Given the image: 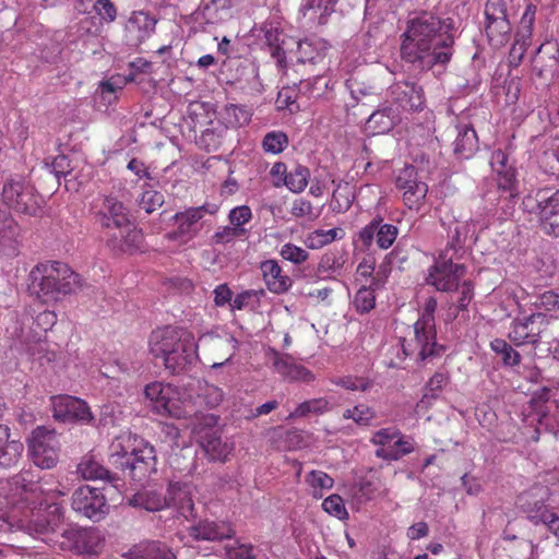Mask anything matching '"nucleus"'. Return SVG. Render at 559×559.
<instances>
[{
	"label": "nucleus",
	"mask_w": 559,
	"mask_h": 559,
	"mask_svg": "<svg viewBox=\"0 0 559 559\" xmlns=\"http://www.w3.org/2000/svg\"><path fill=\"white\" fill-rule=\"evenodd\" d=\"M7 499L13 504L10 518L29 533L44 534L55 531L62 521L61 506L57 498L64 495L53 488V481L35 480L25 471L5 480Z\"/></svg>",
	"instance_id": "f257e3e1"
},
{
	"label": "nucleus",
	"mask_w": 559,
	"mask_h": 559,
	"mask_svg": "<svg viewBox=\"0 0 559 559\" xmlns=\"http://www.w3.org/2000/svg\"><path fill=\"white\" fill-rule=\"evenodd\" d=\"M454 33L452 19H442L428 11L419 12L408 20L401 36V58L419 71L447 64L453 55Z\"/></svg>",
	"instance_id": "f03ea898"
},
{
	"label": "nucleus",
	"mask_w": 559,
	"mask_h": 559,
	"mask_svg": "<svg viewBox=\"0 0 559 559\" xmlns=\"http://www.w3.org/2000/svg\"><path fill=\"white\" fill-rule=\"evenodd\" d=\"M28 289L44 304H51L81 287V277L68 264L47 261L35 265L28 275Z\"/></svg>",
	"instance_id": "7ed1b4c3"
},
{
	"label": "nucleus",
	"mask_w": 559,
	"mask_h": 559,
	"mask_svg": "<svg viewBox=\"0 0 559 559\" xmlns=\"http://www.w3.org/2000/svg\"><path fill=\"white\" fill-rule=\"evenodd\" d=\"M150 350L162 358L171 373H179L197 358V343L193 335L180 328L165 326L153 331L150 337Z\"/></svg>",
	"instance_id": "20e7f679"
},
{
	"label": "nucleus",
	"mask_w": 559,
	"mask_h": 559,
	"mask_svg": "<svg viewBox=\"0 0 559 559\" xmlns=\"http://www.w3.org/2000/svg\"><path fill=\"white\" fill-rule=\"evenodd\" d=\"M111 463L132 480L142 481L155 471V451L143 439L123 431L110 443Z\"/></svg>",
	"instance_id": "39448f33"
},
{
	"label": "nucleus",
	"mask_w": 559,
	"mask_h": 559,
	"mask_svg": "<svg viewBox=\"0 0 559 559\" xmlns=\"http://www.w3.org/2000/svg\"><path fill=\"white\" fill-rule=\"evenodd\" d=\"M402 359L412 357L417 361H431L444 352V346L437 343L436 325L416 321L413 336L401 341Z\"/></svg>",
	"instance_id": "423d86ee"
},
{
	"label": "nucleus",
	"mask_w": 559,
	"mask_h": 559,
	"mask_svg": "<svg viewBox=\"0 0 559 559\" xmlns=\"http://www.w3.org/2000/svg\"><path fill=\"white\" fill-rule=\"evenodd\" d=\"M2 200L16 212L37 215L41 211V198L24 176L10 175L2 187Z\"/></svg>",
	"instance_id": "0eeeda50"
},
{
	"label": "nucleus",
	"mask_w": 559,
	"mask_h": 559,
	"mask_svg": "<svg viewBox=\"0 0 559 559\" xmlns=\"http://www.w3.org/2000/svg\"><path fill=\"white\" fill-rule=\"evenodd\" d=\"M450 249L441 250L435 258L433 264L428 269L426 282L439 292H453L459 288L461 278L465 275L464 264L456 263Z\"/></svg>",
	"instance_id": "6e6552de"
},
{
	"label": "nucleus",
	"mask_w": 559,
	"mask_h": 559,
	"mask_svg": "<svg viewBox=\"0 0 559 559\" xmlns=\"http://www.w3.org/2000/svg\"><path fill=\"white\" fill-rule=\"evenodd\" d=\"M28 452L36 466L52 468L59 457V440L56 431L44 426L34 429L28 440Z\"/></svg>",
	"instance_id": "1a4fd4ad"
},
{
	"label": "nucleus",
	"mask_w": 559,
	"mask_h": 559,
	"mask_svg": "<svg viewBox=\"0 0 559 559\" xmlns=\"http://www.w3.org/2000/svg\"><path fill=\"white\" fill-rule=\"evenodd\" d=\"M486 34L491 46H504L512 31L507 0H487L485 4Z\"/></svg>",
	"instance_id": "9d476101"
},
{
	"label": "nucleus",
	"mask_w": 559,
	"mask_h": 559,
	"mask_svg": "<svg viewBox=\"0 0 559 559\" xmlns=\"http://www.w3.org/2000/svg\"><path fill=\"white\" fill-rule=\"evenodd\" d=\"M144 393L156 414L175 418L186 416V411L180 400V393L176 386L162 382H153L145 386Z\"/></svg>",
	"instance_id": "9b49d317"
},
{
	"label": "nucleus",
	"mask_w": 559,
	"mask_h": 559,
	"mask_svg": "<svg viewBox=\"0 0 559 559\" xmlns=\"http://www.w3.org/2000/svg\"><path fill=\"white\" fill-rule=\"evenodd\" d=\"M395 187L402 191L403 202L409 210L418 211L425 203L428 185L419 178L413 165H405L397 171Z\"/></svg>",
	"instance_id": "f8f14e48"
},
{
	"label": "nucleus",
	"mask_w": 559,
	"mask_h": 559,
	"mask_svg": "<svg viewBox=\"0 0 559 559\" xmlns=\"http://www.w3.org/2000/svg\"><path fill=\"white\" fill-rule=\"evenodd\" d=\"M72 509L93 521H99L109 510L106 498L98 488L84 485L72 495Z\"/></svg>",
	"instance_id": "ddd939ff"
},
{
	"label": "nucleus",
	"mask_w": 559,
	"mask_h": 559,
	"mask_svg": "<svg viewBox=\"0 0 559 559\" xmlns=\"http://www.w3.org/2000/svg\"><path fill=\"white\" fill-rule=\"evenodd\" d=\"M391 107L401 115L402 111H415L423 108V88L413 82L402 81L389 87Z\"/></svg>",
	"instance_id": "4468645a"
},
{
	"label": "nucleus",
	"mask_w": 559,
	"mask_h": 559,
	"mask_svg": "<svg viewBox=\"0 0 559 559\" xmlns=\"http://www.w3.org/2000/svg\"><path fill=\"white\" fill-rule=\"evenodd\" d=\"M217 207L214 205L212 209L206 206L189 207L183 212H178L174 215V221L177 225L176 230L171 234V238L180 239L185 242L193 239L202 229V218L205 213L214 214Z\"/></svg>",
	"instance_id": "2eb2a0df"
},
{
	"label": "nucleus",
	"mask_w": 559,
	"mask_h": 559,
	"mask_svg": "<svg viewBox=\"0 0 559 559\" xmlns=\"http://www.w3.org/2000/svg\"><path fill=\"white\" fill-rule=\"evenodd\" d=\"M157 19L145 11H134L124 26V38L128 45L138 47L150 38L154 32Z\"/></svg>",
	"instance_id": "dca6fc26"
},
{
	"label": "nucleus",
	"mask_w": 559,
	"mask_h": 559,
	"mask_svg": "<svg viewBox=\"0 0 559 559\" xmlns=\"http://www.w3.org/2000/svg\"><path fill=\"white\" fill-rule=\"evenodd\" d=\"M52 406L53 417L63 423L71 420L91 423L93 419L90 407L81 399L70 395L55 396L52 399Z\"/></svg>",
	"instance_id": "f3484780"
},
{
	"label": "nucleus",
	"mask_w": 559,
	"mask_h": 559,
	"mask_svg": "<svg viewBox=\"0 0 559 559\" xmlns=\"http://www.w3.org/2000/svg\"><path fill=\"white\" fill-rule=\"evenodd\" d=\"M95 219L105 230V235L126 226L130 221L127 207L112 197L104 198L100 209L95 214Z\"/></svg>",
	"instance_id": "a211bd4d"
},
{
	"label": "nucleus",
	"mask_w": 559,
	"mask_h": 559,
	"mask_svg": "<svg viewBox=\"0 0 559 559\" xmlns=\"http://www.w3.org/2000/svg\"><path fill=\"white\" fill-rule=\"evenodd\" d=\"M142 241V231L131 221L126 226L106 234L107 245L120 252L133 253L141 249Z\"/></svg>",
	"instance_id": "6ab92c4d"
},
{
	"label": "nucleus",
	"mask_w": 559,
	"mask_h": 559,
	"mask_svg": "<svg viewBox=\"0 0 559 559\" xmlns=\"http://www.w3.org/2000/svg\"><path fill=\"white\" fill-rule=\"evenodd\" d=\"M381 218H373L359 231V240L365 247H370L374 239L378 247L383 250L394 243L399 234L397 227L391 224H381Z\"/></svg>",
	"instance_id": "aec40b11"
},
{
	"label": "nucleus",
	"mask_w": 559,
	"mask_h": 559,
	"mask_svg": "<svg viewBox=\"0 0 559 559\" xmlns=\"http://www.w3.org/2000/svg\"><path fill=\"white\" fill-rule=\"evenodd\" d=\"M525 211L535 213L539 217L559 214V190L550 194L547 189H538L523 199Z\"/></svg>",
	"instance_id": "412c9836"
},
{
	"label": "nucleus",
	"mask_w": 559,
	"mask_h": 559,
	"mask_svg": "<svg viewBox=\"0 0 559 559\" xmlns=\"http://www.w3.org/2000/svg\"><path fill=\"white\" fill-rule=\"evenodd\" d=\"M338 0H301L299 14L304 20V26L313 28L324 25L329 16L334 12Z\"/></svg>",
	"instance_id": "4be33fe9"
},
{
	"label": "nucleus",
	"mask_w": 559,
	"mask_h": 559,
	"mask_svg": "<svg viewBox=\"0 0 559 559\" xmlns=\"http://www.w3.org/2000/svg\"><path fill=\"white\" fill-rule=\"evenodd\" d=\"M193 492L194 487L191 483L170 481L167 488V500H169L167 507L175 508L186 519L192 516L194 510Z\"/></svg>",
	"instance_id": "5701e85b"
},
{
	"label": "nucleus",
	"mask_w": 559,
	"mask_h": 559,
	"mask_svg": "<svg viewBox=\"0 0 559 559\" xmlns=\"http://www.w3.org/2000/svg\"><path fill=\"white\" fill-rule=\"evenodd\" d=\"M490 166L497 175V183L500 190L510 193V197H514L518 193L515 168L509 164L508 155L501 151L496 150L491 154Z\"/></svg>",
	"instance_id": "b1692460"
},
{
	"label": "nucleus",
	"mask_w": 559,
	"mask_h": 559,
	"mask_svg": "<svg viewBox=\"0 0 559 559\" xmlns=\"http://www.w3.org/2000/svg\"><path fill=\"white\" fill-rule=\"evenodd\" d=\"M542 317V313H533L523 319L513 320L508 333L510 342L518 347L526 344L537 345L540 341V331L535 330L533 324Z\"/></svg>",
	"instance_id": "393cba45"
},
{
	"label": "nucleus",
	"mask_w": 559,
	"mask_h": 559,
	"mask_svg": "<svg viewBox=\"0 0 559 559\" xmlns=\"http://www.w3.org/2000/svg\"><path fill=\"white\" fill-rule=\"evenodd\" d=\"M261 32L263 33V38L270 49L271 56L276 60L278 67L285 68L288 41L280 24L274 21H267L262 25Z\"/></svg>",
	"instance_id": "a878e982"
},
{
	"label": "nucleus",
	"mask_w": 559,
	"mask_h": 559,
	"mask_svg": "<svg viewBox=\"0 0 559 559\" xmlns=\"http://www.w3.org/2000/svg\"><path fill=\"white\" fill-rule=\"evenodd\" d=\"M264 283L273 294H284L293 285L292 278L284 274L281 265L275 260H265L260 265Z\"/></svg>",
	"instance_id": "bb28decb"
},
{
	"label": "nucleus",
	"mask_w": 559,
	"mask_h": 559,
	"mask_svg": "<svg viewBox=\"0 0 559 559\" xmlns=\"http://www.w3.org/2000/svg\"><path fill=\"white\" fill-rule=\"evenodd\" d=\"M20 228L12 215L0 206V254L14 255L19 245Z\"/></svg>",
	"instance_id": "cd10ccee"
},
{
	"label": "nucleus",
	"mask_w": 559,
	"mask_h": 559,
	"mask_svg": "<svg viewBox=\"0 0 559 559\" xmlns=\"http://www.w3.org/2000/svg\"><path fill=\"white\" fill-rule=\"evenodd\" d=\"M545 495L546 490L543 487H536L520 497L521 508L534 524L542 523L545 513H552L545 504Z\"/></svg>",
	"instance_id": "c85d7f7f"
},
{
	"label": "nucleus",
	"mask_w": 559,
	"mask_h": 559,
	"mask_svg": "<svg viewBox=\"0 0 559 559\" xmlns=\"http://www.w3.org/2000/svg\"><path fill=\"white\" fill-rule=\"evenodd\" d=\"M62 537L78 552H95L100 544V535L94 530L69 528L62 533Z\"/></svg>",
	"instance_id": "c756f323"
},
{
	"label": "nucleus",
	"mask_w": 559,
	"mask_h": 559,
	"mask_svg": "<svg viewBox=\"0 0 559 559\" xmlns=\"http://www.w3.org/2000/svg\"><path fill=\"white\" fill-rule=\"evenodd\" d=\"M10 436L9 427L0 425V466L7 468L16 465L24 451L23 443Z\"/></svg>",
	"instance_id": "7c9ffc66"
},
{
	"label": "nucleus",
	"mask_w": 559,
	"mask_h": 559,
	"mask_svg": "<svg viewBox=\"0 0 559 559\" xmlns=\"http://www.w3.org/2000/svg\"><path fill=\"white\" fill-rule=\"evenodd\" d=\"M296 45L295 56L298 63H314L322 59L328 50V43L321 38H306L296 41Z\"/></svg>",
	"instance_id": "2f4dec72"
},
{
	"label": "nucleus",
	"mask_w": 559,
	"mask_h": 559,
	"mask_svg": "<svg viewBox=\"0 0 559 559\" xmlns=\"http://www.w3.org/2000/svg\"><path fill=\"white\" fill-rule=\"evenodd\" d=\"M336 406V402L332 397H317L301 402L287 416V420L304 418L309 415H323L331 412Z\"/></svg>",
	"instance_id": "473e14b6"
},
{
	"label": "nucleus",
	"mask_w": 559,
	"mask_h": 559,
	"mask_svg": "<svg viewBox=\"0 0 559 559\" xmlns=\"http://www.w3.org/2000/svg\"><path fill=\"white\" fill-rule=\"evenodd\" d=\"M227 135L228 130L226 126L218 120L210 121L206 129L198 138L197 144L207 152H215L225 143Z\"/></svg>",
	"instance_id": "72a5a7b5"
},
{
	"label": "nucleus",
	"mask_w": 559,
	"mask_h": 559,
	"mask_svg": "<svg viewBox=\"0 0 559 559\" xmlns=\"http://www.w3.org/2000/svg\"><path fill=\"white\" fill-rule=\"evenodd\" d=\"M472 227L474 225L468 222H454L450 225L448 231L449 241L443 250H448L451 247L450 254H454V259H460L464 253V243L467 235L472 231Z\"/></svg>",
	"instance_id": "f704fd0d"
},
{
	"label": "nucleus",
	"mask_w": 559,
	"mask_h": 559,
	"mask_svg": "<svg viewBox=\"0 0 559 559\" xmlns=\"http://www.w3.org/2000/svg\"><path fill=\"white\" fill-rule=\"evenodd\" d=\"M400 120L397 110L390 106L373 111L367 120V126L373 133L381 134L389 132Z\"/></svg>",
	"instance_id": "c9c22d12"
},
{
	"label": "nucleus",
	"mask_w": 559,
	"mask_h": 559,
	"mask_svg": "<svg viewBox=\"0 0 559 559\" xmlns=\"http://www.w3.org/2000/svg\"><path fill=\"white\" fill-rule=\"evenodd\" d=\"M201 445L211 461L225 462L234 447L230 442L222 440L216 432L206 433Z\"/></svg>",
	"instance_id": "e433bc0d"
},
{
	"label": "nucleus",
	"mask_w": 559,
	"mask_h": 559,
	"mask_svg": "<svg viewBox=\"0 0 559 559\" xmlns=\"http://www.w3.org/2000/svg\"><path fill=\"white\" fill-rule=\"evenodd\" d=\"M127 556L129 559H176L171 549L159 542L135 546Z\"/></svg>",
	"instance_id": "4c0bfd02"
},
{
	"label": "nucleus",
	"mask_w": 559,
	"mask_h": 559,
	"mask_svg": "<svg viewBox=\"0 0 559 559\" xmlns=\"http://www.w3.org/2000/svg\"><path fill=\"white\" fill-rule=\"evenodd\" d=\"M191 535L197 539L216 540L231 537L234 530L226 523L202 522L191 528Z\"/></svg>",
	"instance_id": "58836bf2"
},
{
	"label": "nucleus",
	"mask_w": 559,
	"mask_h": 559,
	"mask_svg": "<svg viewBox=\"0 0 559 559\" xmlns=\"http://www.w3.org/2000/svg\"><path fill=\"white\" fill-rule=\"evenodd\" d=\"M169 503L167 495L164 496L162 492L155 489H146L136 492L131 499L130 504L136 508H143L146 511L154 512L166 508Z\"/></svg>",
	"instance_id": "ea45409f"
},
{
	"label": "nucleus",
	"mask_w": 559,
	"mask_h": 559,
	"mask_svg": "<svg viewBox=\"0 0 559 559\" xmlns=\"http://www.w3.org/2000/svg\"><path fill=\"white\" fill-rule=\"evenodd\" d=\"M250 119V111L245 106L235 104L225 105L217 117V120L226 126L227 130L242 127L249 123Z\"/></svg>",
	"instance_id": "a19ab883"
},
{
	"label": "nucleus",
	"mask_w": 559,
	"mask_h": 559,
	"mask_svg": "<svg viewBox=\"0 0 559 559\" xmlns=\"http://www.w3.org/2000/svg\"><path fill=\"white\" fill-rule=\"evenodd\" d=\"M78 473L84 478L90 480H107L114 483L116 478L110 472L96 460L94 455L85 456L78 465Z\"/></svg>",
	"instance_id": "79ce46f5"
},
{
	"label": "nucleus",
	"mask_w": 559,
	"mask_h": 559,
	"mask_svg": "<svg viewBox=\"0 0 559 559\" xmlns=\"http://www.w3.org/2000/svg\"><path fill=\"white\" fill-rule=\"evenodd\" d=\"M414 450H415L414 439L411 437L404 436L400 431V436L396 437L392 448H389V449L378 448L374 451V455L379 459L386 460V461H397L401 457L412 453Z\"/></svg>",
	"instance_id": "37998d69"
},
{
	"label": "nucleus",
	"mask_w": 559,
	"mask_h": 559,
	"mask_svg": "<svg viewBox=\"0 0 559 559\" xmlns=\"http://www.w3.org/2000/svg\"><path fill=\"white\" fill-rule=\"evenodd\" d=\"M478 148V139L476 131L468 126L459 129L454 141V152L462 158L471 157Z\"/></svg>",
	"instance_id": "c03bdc74"
},
{
	"label": "nucleus",
	"mask_w": 559,
	"mask_h": 559,
	"mask_svg": "<svg viewBox=\"0 0 559 559\" xmlns=\"http://www.w3.org/2000/svg\"><path fill=\"white\" fill-rule=\"evenodd\" d=\"M346 263L347 254L345 251H328L318 263V272L320 274L341 275L346 270Z\"/></svg>",
	"instance_id": "a18cd8bd"
},
{
	"label": "nucleus",
	"mask_w": 559,
	"mask_h": 559,
	"mask_svg": "<svg viewBox=\"0 0 559 559\" xmlns=\"http://www.w3.org/2000/svg\"><path fill=\"white\" fill-rule=\"evenodd\" d=\"M344 236V233L342 229L338 228H332V229H316L311 233H309L306 236L305 245L309 249H320L331 242H333L336 239H342Z\"/></svg>",
	"instance_id": "49530a36"
},
{
	"label": "nucleus",
	"mask_w": 559,
	"mask_h": 559,
	"mask_svg": "<svg viewBox=\"0 0 559 559\" xmlns=\"http://www.w3.org/2000/svg\"><path fill=\"white\" fill-rule=\"evenodd\" d=\"M490 348L501 357L506 367H515L521 362V355L506 340L495 338L490 342Z\"/></svg>",
	"instance_id": "de8ad7c7"
},
{
	"label": "nucleus",
	"mask_w": 559,
	"mask_h": 559,
	"mask_svg": "<svg viewBox=\"0 0 559 559\" xmlns=\"http://www.w3.org/2000/svg\"><path fill=\"white\" fill-rule=\"evenodd\" d=\"M306 483L311 488V493L316 499L322 498L323 491L331 489L334 485L333 478L322 471H311L306 476Z\"/></svg>",
	"instance_id": "09e8293b"
},
{
	"label": "nucleus",
	"mask_w": 559,
	"mask_h": 559,
	"mask_svg": "<svg viewBox=\"0 0 559 559\" xmlns=\"http://www.w3.org/2000/svg\"><path fill=\"white\" fill-rule=\"evenodd\" d=\"M309 178V168L302 165H296L290 171H288L286 188L294 193H300L308 186Z\"/></svg>",
	"instance_id": "8fccbe9b"
},
{
	"label": "nucleus",
	"mask_w": 559,
	"mask_h": 559,
	"mask_svg": "<svg viewBox=\"0 0 559 559\" xmlns=\"http://www.w3.org/2000/svg\"><path fill=\"white\" fill-rule=\"evenodd\" d=\"M264 296L263 289H248L238 294L230 302L231 310L253 309L259 306Z\"/></svg>",
	"instance_id": "3c124183"
},
{
	"label": "nucleus",
	"mask_w": 559,
	"mask_h": 559,
	"mask_svg": "<svg viewBox=\"0 0 559 559\" xmlns=\"http://www.w3.org/2000/svg\"><path fill=\"white\" fill-rule=\"evenodd\" d=\"M234 0H202L201 11L209 22H216L221 13L227 12Z\"/></svg>",
	"instance_id": "603ef678"
},
{
	"label": "nucleus",
	"mask_w": 559,
	"mask_h": 559,
	"mask_svg": "<svg viewBox=\"0 0 559 559\" xmlns=\"http://www.w3.org/2000/svg\"><path fill=\"white\" fill-rule=\"evenodd\" d=\"M374 417L376 412L366 404H358L343 412L344 419H352L359 426H369Z\"/></svg>",
	"instance_id": "864d4df0"
},
{
	"label": "nucleus",
	"mask_w": 559,
	"mask_h": 559,
	"mask_svg": "<svg viewBox=\"0 0 559 559\" xmlns=\"http://www.w3.org/2000/svg\"><path fill=\"white\" fill-rule=\"evenodd\" d=\"M288 146V136L282 131L267 132L262 141L265 153L280 154Z\"/></svg>",
	"instance_id": "5fc2aeb1"
},
{
	"label": "nucleus",
	"mask_w": 559,
	"mask_h": 559,
	"mask_svg": "<svg viewBox=\"0 0 559 559\" xmlns=\"http://www.w3.org/2000/svg\"><path fill=\"white\" fill-rule=\"evenodd\" d=\"M354 306L360 313H368L376 306L374 289L371 285L361 286L355 295Z\"/></svg>",
	"instance_id": "6e6d98bb"
},
{
	"label": "nucleus",
	"mask_w": 559,
	"mask_h": 559,
	"mask_svg": "<svg viewBox=\"0 0 559 559\" xmlns=\"http://www.w3.org/2000/svg\"><path fill=\"white\" fill-rule=\"evenodd\" d=\"M322 509L338 520H345L348 518V512L345 508L344 501L338 495H331L325 498L322 502Z\"/></svg>",
	"instance_id": "4d7b16f0"
},
{
	"label": "nucleus",
	"mask_w": 559,
	"mask_h": 559,
	"mask_svg": "<svg viewBox=\"0 0 559 559\" xmlns=\"http://www.w3.org/2000/svg\"><path fill=\"white\" fill-rule=\"evenodd\" d=\"M536 7L533 4L526 5V9L521 17L520 26L515 35L525 40H531L533 26L535 22Z\"/></svg>",
	"instance_id": "13d9d810"
},
{
	"label": "nucleus",
	"mask_w": 559,
	"mask_h": 559,
	"mask_svg": "<svg viewBox=\"0 0 559 559\" xmlns=\"http://www.w3.org/2000/svg\"><path fill=\"white\" fill-rule=\"evenodd\" d=\"M247 229H238L230 226L219 227L212 236V243L227 245L233 242L236 238L245 236Z\"/></svg>",
	"instance_id": "bf43d9fd"
},
{
	"label": "nucleus",
	"mask_w": 559,
	"mask_h": 559,
	"mask_svg": "<svg viewBox=\"0 0 559 559\" xmlns=\"http://www.w3.org/2000/svg\"><path fill=\"white\" fill-rule=\"evenodd\" d=\"M336 385L343 386L350 391H368L372 388V381L362 377H342L333 381Z\"/></svg>",
	"instance_id": "052dcab7"
},
{
	"label": "nucleus",
	"mask_w": 559,
	"mask_h": 559,
	"mask_svg": "<svg viewBox=\"0 0 559 559\" xmlns=\"http://www.w3.org/2000/svg\"><path fill=\"white\" fill-rule=\"evenodd\" d=\"M280 254L283 259L294 264H301L309 258V253L305 249L293 243L282 246Z\"/></svg>",
	"instance_id": "680f3d73"
},
{
	"label": "nucleus",
	"mask_w": 559,
	"mask_h": 559,
	"mask_svg": "<svg viewBox=\"0 0 559 559\" xmlns=\"http://www.w3.org/2000/svg\"><path fill=\"white\" fill-rule=\"evenodd\" d=\"M400 436V430L395 428H382L376 431L371 438V443L378 448L389 449L392 448L391 443Z\"/></svg>",
	"instance_id": "e2e57ef3"
},
{
	"label": "nucleus",
	"mask_w": 559,
	"mask_h": 559,
	"mask_svg": "<svg viewBox=\"0 0 559 559\" xmlns=\"http://www.w3.org/2000/svg\"><path fill=\"white\" fill-rule=\"evenodd\" d=\"M251 218H252V211L247 205L236 206L233 210H230V212L228 214V219H229L230 225L234 228H238V229H246L243 227V225L247 224L248 222H250Z\"/></svg>",
	"instance_id": "0e129e2a"
},
{
	"label": "nucleus",
	"mask_w": 559,
	"mask_h": 559,
	"mask_svg": "<svg viewBox=\"0 0 559 559\" xmlns=\"http://www.w3.org/2000/svg\"><path fill=\"white\" fill-rule=\"evenodd\" d=\"M164 203V195L155 190H147L142 193L140 199V207L146 213H153Z\"/></svg>",
	"instance_id": "69168bd1"
},
{
	"label": "nucleus",
	"mask_w": 559,
	"mask_h": 559,
	"mask_svg": "<svg viewBox=\"0 0 559 559\" xmlns=\"http://www.w3.org/2000/svg\"><path fill=\"white\" fill-rule=\"evenodd\" d=\"M200 396L209 407L214 408L222 403L224 399V392L216 385L205 383L201 389Z\"/></svg>",
	"instance_id": "338daca9"
},
{
	"label": "nucleus",
	"mask_w": 559,
	"mask_h": 559,
	"mask_svg": "<svg viewBox=\"0 0 559 559\" xmlns=\"http://www.w3.org/2000/svg\"><path fill=\"white\" fill-rule=\"evenodd\" d=\"M542 164L547 174L559 178V144L554 150L544 153Z\"/></svg>",
	"instance_id": "774afa93"
}]
</instances>
